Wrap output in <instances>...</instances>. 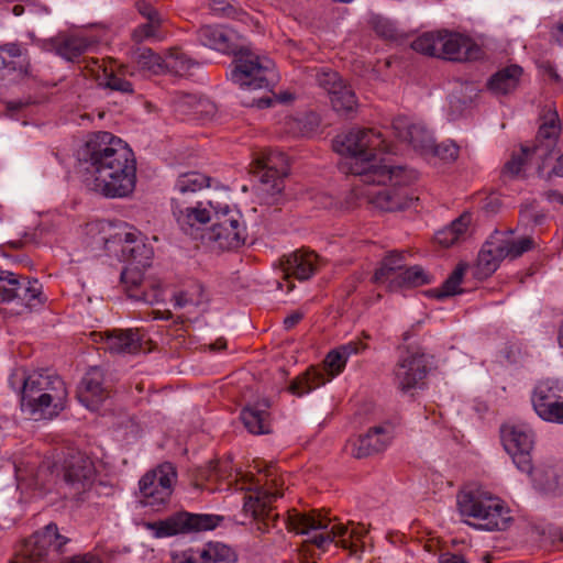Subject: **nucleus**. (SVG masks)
<instances>
[{"mask_svg": "<svg viewBox=\"0 0 563 563\" xmlns=\"http://www.w3.org/2000/svg\"><path fill=\"white\" fill-rule=\"evenodd\" d=\"M40 295L37 280L31 282L15 273L0 271V302L16 301L31 308Z\"/></svg>", "mask_w": 563, "mask_h": 563, "instance_id": "21", "label": "nucleus"}, {"mask_svg": "<svg viewBox=\"0 0 563 563\" xmlns=\"http://www.w3.org/2000/svg\"><path fill=\"white\" fill-rule=\"evenodd\" d=\"M197 65L195 60L179 48H172L164 55L165 73L177 76H188L191 75V70Z\"/></svg>", "mask_w": 563, "mask_h": 563, "instance_id": "41", "label": "nucleus"}, {"mask_svg": "<svg viewBox=\"0 0 563 563\" xmlns=\"http://www.w3.org/2000/svg\"><path fill=\"white\" fill-rule=\"evenodd\" d=\"M330 100L333 109L342 114H349L357 107L356 96L349 85L339 89L338 93H332Z\"/></svg>", "mask_w": 563, "mask_h": 563, "instance_id": "47", "label": "nucleus"}, {"mask_svg": "<svg viewBox=\"0 0 563 563\" xmlns=\"http://www.w3.org/2000/svg\"><path fill=\"white\" fill-rule=\"evenodd\" d=\"M68 541V538L58 532L55 523H48L23 542L19 554L11 563H35L58 555Z\"/></svg>", "mask_w": 563, "mask_h": 563, "instance_id": "9", "label": "nucleus"}, {"mask_svg": "<svg viewBox=\"0 0 563 563\" xmlns=\"http://www.w3.org/2000/svg\"><path fill=\"white\" fill-rule=\"evenodd\" d=\"M541 120L534 144L531 146L533 154L541 159V164H538V175L544 176L561 133V122L558 112L552 109L543 111Z\"/></svg>", "mask_w": 563, "mask_h": 563, "instance_id": "19", "label": "nucleus"}, {"mask_svg": "<svg viewBox=\"0 0 563 563\" xmlns=\"http://www.w3.org/2000/svg\"><path fill=\"white\" fill-rule=\"evenodd\" d=\"M333 148L345 156L340 168L358 178L353 195L383 211L408 208L411 202L407 191L404 169L382 164L377 153L388 151L380 132L374 129H352L333 140Z\"/></svg>", "mask_w": 563, "mask_h": 563, "instance_id": "1", "label": "nucleus"}, {"mask_svg": "<svg viewBox=\"0 0 563 563\" xmlns=\"http://www.w3.org/2000/svg\"><path fill=\"white\" fill-rule=\"evenodd\" d=\"M246 479H249L246 474H236L234 478L236 489L247 492L244 496L243 511L256 522L258 531L268 532L271 527H277L279 520L278 514L273 512L272 504L283 496V481L273 476L271 470L265 474V483L261 487H253V484H247Z\"/></svg>", "mask_w": 563, "mask_h": 563, "instance_id": "6", "label": "nucleus"}, {"mask_svg": "<svg viewBox=\"0 0 563 563\" xmlns=\"http://www.w3.org/2000/svg\"><path fill=\"white\" fill-rule=\"evenodd\" d=\"M316 81L329 96L338 93V90L346 85L336 71L328 68H322L316 73Z\"/></svg>", "mask_w": 563, "mask_h": 563, "instance_id": "49", "label": "nucleus"}, {"mask_svg": "<svg viewBox=\"0 0 563 563\" xmlns=\"http://www.w3.org/2000/svg\"><path fill=\"white\" fill-rule=\"evenodd\" d=\"M115 238L123 242L122 253L128 261L142 267L150 265L153 250L144 243L140 232L117 233Z\"/></svg>", "mask_w": 563, "mask_h": 563, "instance_id": "30", "label": "nucleus"}, {"mask_svg": "<svg viewBox=\"0 0 563 563\" xmlns=\"http://www.w3.org/2000/svg\"><path fill=\"white\" fill-rule=\"evenodd\" d=\"M545 197L552 203L563 205V195L556 190L548 191Z\"/></svg>", "mask_w": 563, "mask_h": 563, "instance_id": "63", "label": "nucleus"}, {"mask_svg": "<svg viewBox=\"0 0 563 563\" xmlns=\"http://www.w3.org/2000/svg\"><path fill=\"white\" fill-rule=\"evenodd\" d=\"M522 68L509 65L496 71L487 81V89L495 96H505L515 91L522 76Z\"/></svg>", "mask_w": 563, "mask_h": 563, "instance_id": "31", "label": "nucleus"}, {"mask_svg": "<svg viewBox=\"0 0 563 563\" xmlns=\"http://www.w3.org/2000/svg\"><path fill=\"white\" fill-rule=\"evenodd\" d=\"M209 177L197 172L183 174L176 181V195L174 197L184 199V196L188 192H196L202 188L209 187Z\"/></svg>", "mask_w": 563, "mask_h": 563, "instance_id": "42", "label": "nucleus"}, {"mask_svg": "<svg viewBox=\"0 0 563 563\" xmlns=\"http://www.w3.org/2000/svg\"><path fill=\"white\" fill-rule=\"evenodd\" d=\"M93 461L82 452L70 453L63 463V478L67 494L76 500H84L96 482Z\"/></svg>", "mask_w": 563, "mask_h": 563, "instance_id": "10", "label": "nucleus"}, {"mask_svg": "<svg viewBox=\"0 0 563 563\" xmlns=\"http://www.w3.org/2000/svg\"><path fill=\"white\" fill-rule=\"evenodd\" d=\"M398 286L418 287L431 283V277L421 266L415 265L406 267L398 274Z\"/></svg>", "mask_w": 563, "mask_h": 563, "instance_id": "48", "label": "nucleus"}, {"mask_svg": "<svg viewBox=\"0 0 563 563\" xmlns=\"http://www.w3.org/2000/svg\"><path fill=\"white\" fill-rule=\"evenodd\" d=\"M211 11L221 18L239 19L245 15V12L235 4L234 0H208Z\"/></svg>", "mask_w": 563, "mask_h": 563, "instance_id": "52", "label": "nucleus"}, {"mask_svg": "<svg viewBox=\"0 0 563 563\" xmlns=\"http://www.w3.org/2000/svg\"><path fill=\"white\" fill-rule=\"evenodd\" d=\"M77 397L90 410H97L109 397V391L103 385V373L99 367H91L85 374L79 385Z\"/></svg>", "mask_w": 563, "mask_h": 563, "instance_id": "25", "label": "nucleus"}, {"mask_svg": "<svg viewBox=\"0 0 563 563\" xmlns=\"http://www.w3.org/2000/svg\"><path fill=\"white\" fill-rule=\"evenodd\" d=\"M303 318V313L300 311H294L284 319V327L287 330L295 328Z\"/></svg>", "mask_w": 563, "mask_h": 563, "instance_id": "59", "label": "nucleus"}, {"mask_svg": "<svg viewBox=\"0 0 563 563\" xmlns=\"http://www.w3.org/2000/svg\"><path fill=\"white\" fill-rule=\"evenodd\" d=\"M137 12L146 20L137 25L132 32V40L135 43L145 41H162L164 19L159 11L150 2L140 0L136 2Z\"/></svg>", "mask_w": 563, "mask_h": 563, "instance_id": "26", "label": "nucleus"}, {"mask_svg": "<svg viewBox=\"0 0 563 563\" xmlns=\"http://www.w3.org/2000/svg\"><path fill=\"white\" fill-rule=\"evenodd\" d=\"M172 202L173 213L180 230L192 239L206 241L207 232H203V227L212 221V209L202 202L185 206L180 197H173Z\"/></svg>", "mask_w": 563, "mask_h": 563, "instance_id": "17", "label": "nucleus"}, {"mask_svg": "<svg viewBox=\"0 0 563 563\" xmlns=\"http://www.w3.org/2000/svg\"><path fill=\"white\" fill-rule=\"evenodd\" d=\"M0 67L9 71L27 74L30 68L27 49L18 43H7L0 46Z\"/></svg>", "mask_w": 563, "mask_h": 563, "instance_id": "33", "label": "nucleus"}, {"mask_svg": "<svg viewBox=\"0 0 563 563\" xmlns=\"http://www.w3.org/2000/svg\"><path fill=\"white\" fill-rule=\"evenodd\" d=\"M212 209V223L207 231L206 242H213L221 250H234L242 246L247 238L246 223L241 211L222 202L209 201Z\"/></svg>", "mask_w": 563, "mask_h": 563, "instance_id": "7", "label": "nucleus"}, {"mask_svg": "<svg viewBox=\"0 0 563 563\" xmlns=\"http://www.w3.org/2000/svg\"><path fill=\"white\" fill-rule=\"evenodd\" d=\"M538 164H541V159L533 154V147L522 145L518 152L512 153L510 159L505 164L503 175L519 177L525 175L531 166H534L538 172Z\"/></svg>", "mask_w": 563, "mask_h": 563, "instance_id": "35", "label": "nucleus"}, {"mask_svg": "<svg viewBox=\"0 0 563 563\" xmlns=\"http://www.w3.org/2000/svg\"><path fill=\"white\" fill-rule=\"evenodd\" d=\"M554 382H540L533 389L531 402L536 413L544 421L563 423V396Z\"/></svg>", "mask_w": 563, "mask_h": 563, "instance_id": "20", "label": "nucleus"}, {"mask_svg": "<svg viewBox=\"0 0 563 563\" xmlns=\"http://www.w3.org/2000/svg\"><path fill=\"white\" fill-rule=\"evenodd\" d=\"M95 335L99 338L95 341L102 342L103 347L113 354H136L142 350L143 338L139 330L114 329Z\"/></svg>", "mask_w": 563, "mask_h": 563, "instance_id": "24", "label": "nucleus"}, {"mask_svg": "<svg viewBox=\"0 0 563 563\" xmlns=\"http://www.w3.org/2000/svg\"><path fill=\"white\" fill-rule=\"evenodd\" d=\"M442 38V31L427 32L418 36L411 44L413 51L440 58V45Z\"/></svg>", "mask_w": 563, "mask_h": 563, "instance_id": "46", "label": "nucleus"}, {"mask_svg": "<svg viewBox=\"0 0 563 563\" xmlns=\"http://www.w3.org/2000/svg\"><path fill=\"white\" fill-rule=\"evenodd\" d=\"M456 506L462 518L474 519V526L483 530H504L510 520L504 501L478 486L470 485L460 490Z\"/></svg>", "mask_w": 563, "mask_h": 563, "instance_id": "5", "label": "nucleus"}, {"mask_svg": "<svg viewBox=\"0 0 563 563\" xmlns=\"http://www.w3.org/2000/svg\"><path fill=\"white\" fill-rule=\"evenodd\" d=\"M177 473L172 463H163L157 468L147 472L140 479L141 503L158 509L170 498Z\"/></svg>", "mask_w": 563, "mask_h": 563, "instance_id": "11", "label": "nucleus"}, {"mask_svg": "<svg viewBox=\"0 0 563 563\" xmlns=\"http://www.w3.org/2000/svg\"><path fill=\"white\" fill-rule=\"evenodd\" d=\"M174 107L175 111L181 115L199 117L214 112V106L209 100L190 93L178 95L174 100Z\"/></svg>", "mask_w": 563, "mask_h": 563, "instance_id": "36", "label": "nucleus"}, {"mask_svg": "<svg viewBox=\"0 0 563 563\" xmlns=\"http://www.w3.org/2000/svg\"><path fill=\"white\" fill-rule=\"evenodd\" d=\"M499 241L503 250L507 252V257L511 260L521 256L534 246V241L530 236H525L517 241L499 236Z\"/></svg>", "mask_w": 563, "mask_h": 563, "instance_id": "51", "label": "nucleus"}, {"mask_svg": "<svg viewBox=\"0 0 563 563\" xmlns=\"http://www.w3.org/2000/svg\"><path fill=\"white\" fill-rule=\"evenodd\" d=\"M506 452L522 473L531 474L533 466L531 450L533 448L532 431L523 424H506L500 430Z\"/></svg>", "mask_w": 563, "mask_h": 563, "instance_id": "15", "label": "nucleus"}, {"mask_svg": "<svg viewBox=\"0 0 563 563\" xmlns=\"http://www.w3.org/2000/svg\"><path fill=\"white\" fill-rule=\"evenodd\" d=\"M134 59L137 67L145 73L151 75L165 74L164 56L155 54L151 48L140 49Z\"/></svg>", "mask_w": 563, "mask_h": 563, "instance_id": "45", "label": "nucleus"}, {"mask_svg": "<svg viewBox=\"0 0 563 563\" xmlns=\"http://www.w3.org/2000/svg\"><path fill=\"white\" fill-rule=\"evenodd\" d=\"M439 563H467L462 556L456 554H443L439 559Z\"/></svg>", "mask_w": 563, "mask_h": 563, "instance_id": "62", "label": "nucleus"}, {"mask_svg": "<svg viewBox=\"0 0 563 563\" xmlns=\"http://www.w3.org/2000/svg\"><path fill=\"white\" fill-rule=\"evenodd\" d=\"M231 71L233 82L245 89H269L277 81L273 60L250 51H241Z\"/></svg>", "mask_w": 563, "mask_h": 563, "instance_id": "8", "label": "nucleus"}, {"mask_svg": "<svg viewBox=\"0 0 563 563\" xmlns=\"http://www.w3.org/2000/svg\"><path fill=\"white\" fill-rule=\"evenodd\" d=\"M232 474H228V464L227 463H217L212 466L209 475V479H224L231 477Z\"/></svg>", "mask_w": 563, "mask_h": 563, "instance_id": "58", "label": "nucleus"}, {"mask_svg": "<svg viewBox=\"0 0 563 563\" xmlns=\"http://www.w3.org/2000/svg\"><path fill=\"white\" fill-rule=\"evenodd\" d=\"M234 551L220 542H209L203 548L190 550L181 563H235Z\"/></svg>", "mask_w": 563, "mask_h": 563, "instance_id": "29", "label": "nucleus"}, {"mask_svg": "<svg viewBox=\"0 0 563 563\" xmlns=\"http://www.w3.org/2000/svg\"><path fill=\"white\" fill-rule=\"evenodd\" d=\"M227 347V341L224 339H218L212 345H211V349L212 350H217V351H220V350H224Z\"/></svg>", "mask_w": 563, "mask_h": 563, "instance_id": "64", "label": "nucleus"}, {"mask_svg": "<svg viewBox=\"0 0 563 563\" xmlns=\"http://www.w3.org/2000/svg\"><path fill=\"white\" fill-rule=\"evenodd\" d=\"M280 268L283 282L278 283V287L289 292L295 288L292 278L302 282L316 274L319 268V256L309 250H297L280 258Z\"/></svg>", "mask_w": 563, "mask_h": 563, "instance_id": "16", "label": "nucleus"}, {"mask_svg": "<svg viewBox=\"0 0 563 563\" xmlns=\"http://www.w3.org/2000/svg\"><path fill=\"white\" fill-rule=\"evenodd\" d=\"M505 258H507V252L503 250L499 236H492L478 253L477 268L484 276H490Z\"/></svg>", "mask_w": 563, "mask_h": 563, "instance_id": "32", "label": "nucleus"}, {"mask_svg": "<svg viewBox=\"0 0 563 563\" xmlns=\"http://www.w3.org/2000/svg\"><path fill=\"white\" fill-rule=\"evenodd\" d=\"M405 268L404 253L393 251L382 261L380 266L375 271L373 280L377 284H383L388 280L394 283L397 280L398 274Z\"/></svg>", "mask_w": 563, "mask_h": 563, "instance_id": "38", "label": "nucleus"}, {"mask_svg": "<svg viewBox=\"0 0 563 563\" xmlns=\"http://www.w3.org/2000/svg\"><path fill=\"white\" fill-rule=\"evenodd\" d=\"M530 475L538 488L544 493L559 494L563 490V472L555 466L532 470Z\"/></svg>", "mask_w": 563, "mask_h": 563, "instance_id": "37", "label": "nucleus"}, {"mask_svg": "<svg viewBox=\"0 0 563 563\" xmlns=\"http://www.w3.org/2000/svg\"><path fill=\"white\" fill-rule=\"evenodd\" d=\"M176 308H186L189 306H200L206 301L203 297V288L201 285H194L191 288L178 292L174 296Z\"/></svg>", "mask_w": 563, "mask_h": 563, "instance_id": "50", "label": "nucleus"}, {"mask_svg": "<svg viewBox=\"0 0 563 563\" xmlns=\"http://www.w3.org/2000/svg\"><path fill=\"white\" fill-rule=\"evenodd\" d=\"M463 275H464V266L457 265L455 267V269L452 272V274L443 283L442 287L439 290H437L435 296L438 298H443V297L453 296V295L462 292L460 285L463 279Z\"/></svg>", "mask_w": 563, "mask_h": 563, "instance_id": "53", "label": "nucleus"}, {"mask_svg": "<svg viewBox=\"0 0 563 563\" xmlns=\"http://www.w3.org/2000/svg\"><path fill=\"white\" fill-rule=\"evenodd\" d=\"M470 223V214L464 213L460 216L449 227L435 233V241L444 247L460 242L465 238Z\"/></svg>", "mask_w": 563, "mask_h": 563, "instance_id": "40", "label": "nucleus"}, {"mask_svg": "<svg viewBox=\"0 0 563 563\" xmlns=\"http://www.w3.org/2000/svg\"><path fill=\"white\" fill-rule=\"evenodd\" d=\"M21 408L32 419H53L64 408L67 388L64 380L47 371H35L20 378Z\"/></svg>", "mask_w": 563, "mask_h": 563, "instance_id": "4", "label": "nucleus"}, {"mask_svg": "<svg viewBox=\"0 0 563 563\" xmlns=\"http://www.w3.org/2000/svg\"><path fill=\"white\" fill-rule=\"evenodd\" d=\"M222 517L207 514L178 512L165 520L152 522V529L157 538L172 537L178 533L200 532L212 530L219 526Z\"/></svg>", "mask_w": 563, "mask_h": 563, "instance_id": "13", "label": "nucleus"}, {"mask_svg": "<svg viewBox=\"0 0 563 563\" xmlns=\"http://www.w3.org/2000/svg\"><path fill=\"white\" fill-rule=\"evenodd\" d=\"M393 129L397 137L411 145L413 150L424 155L429 154L432 135L424 124L411 118L399 115L394 119Z\"/></svg>", "mask_w": 563, "mask_h": 563, "instance_id": "23", "label": "nucleus"}, {"mask_svg": "<svg viewBox=\"0 0 563 563\" xmlns=\"http://www.w3.org/2000/svg\"><path fill=\"white\" fill-rule=\"evenodd\" d=\"M288 170V158L278 151H262L252 164V173L258 177L261 190L271 196L282 192Z\"/></svg>", "mask_w": 563, "mask_h": 563, "instance_id": "12", "label": "nucleus"}, {"mask_svg": "<svg viewBox=\"0 0 563 563\" xmlns=\"http://www.w3.org/2000/svg\"><path fill=\"white\" fill-rule=\"evenodd\" d=\"M126 74L128 67L120 66L115 70L112 66L98 84L111 90L131 95L134 89L132 82L125 78Z\"/></svg>", "mask_w": 563, "mask_h": 563, "instance_id": "43", "label": "nucleus"}, {"mask_svg": "<svg viewBox=\"0 0 563 563\" xmlns=\"http://www.w3.org/2000/svg\"><path fill=\"white\" fill-rule=\"evenodd\" d=\"M85 156L92 175L86 180L90 189L109 198L133 192L136 161L128 143L110 132H97L86 142Z\"/></svg>", "mask_w": 563, "mask_h": 563, "instance_id": "2", "label": "nucleus"}, {"mask_svg": "<svg viewBox=\"0 0 563 563\" xmlns=\"http://www.w3.org/2000/svg\"><path fill=\"white\" fill-rule=\"evenodd\" d=\"M364 339H369V335L366 334L365 332H363V339L356 338L347 343L338 346V349L340 353L343 355V357L347 361L352 355L361 354L368 347Z\"/></svg>", "mask_w": 563, "mask_h": 563, "instance_id": "56", "label": "nucleus"}, {"mask_svg": "<svg viewBox=\"0 0 563 563\" xmlns=\"http://www.w3.org/2000/svg\"><path fill=\"white\" fill-rule=\"evenodd\" d=\"M284 523L288 530L310 536L307 541L319 549H325L330 543L336 541L343 549L350 550L351 554H357L362 550V539L367 533L364 525H353L349 529L342 523H332L328 516L317 510L310 512L288 511Z\"/></svg>", "mask_w": 563, "mask_h": 563, "instance_id": "3", "label": "nucleus"}, {"mask_svg": "<svg viewBox=\"0 0 563 563\" xmlns=\"http://www.w3.org/2000/svg\"><path fill=\"white\" fill-rule=\"evenodd\" d=\"M106 227V223L102 221L91 222L88 223L86 227V234L91 239V242L98 246H106L110 239L112 238L111 234H108L107 232H101Z\"/></svg>", "mask_w": 563, "mask_h": 563, "instance_id": "55", "label": "nucleus"}, {"mask_svg": "<svg viewBox=\"0 0 563 563\" xmlns=\"http://www.w3.org/2000/svg\"><path fill=\"white\" fill-rule=\"evenodd\" d=\"M95 44L96 41L93 38L84 35H58L44 42L43 47L47 51L55 52L66 60L74 62Z\"/></svg>", "mask_w": 563, "mask_h": 563, "instance_id": "28", "label": "nucleus"}, {"mask_svg": "<svg viewBox=\"0 0 563 563\" xmlns=\"http://www.w3.org/2000/svg\"><path fill=\"white\" fill-rule=\"evenodd\" d=\"M391 440L390 426H377L350 444V453L356 459L367 457L384 451Z\"/></svg>", "mask_w": 563, "mask_h": 563, "instance_id": "27", "label": "nucleus"}, {"mask_svg": "<svg viewBox=\"0 0 563 563\" xmlns=\"http://www.w3.org/2000/svg\"><path fill=\"white\" fill-rule=\"evenodd\" d=\"M268 407V402L263 401L242 410L241 419L251 433L265 434L271 432Z\"/></svg>", "mask_w": 563, "mask_h": 563, "instance_id": "34", "label": "nucleus"}, {"mask_svg": "<svg viewBox=\"0 0 563 563\" xmlns=\"http://www.w3.org/2000/svg\"><path fill=\"white\" fill-rule=\"evenodd\" d=\"M550 36L556 44L563 45V21H559L551 27Z\"/></svg>", "mask_w": 563, "mask_h": 563, "instance_id": "60", "label": "nucleus"}, {"mask_svg": "<svg viewBox=\"0 0 563 563\" xmlns=\"http://www.w3.org/2000/svg\"><path fill=\"white\" fill-rule=\"evenodd\" d=\"M88 70L90 74L96 78V80L99 82L102 77L109 71V69L112 67V65L106 64V62L102 59H90L87 62Z\"/></svg>", "mask_w": 563, "mask_h": 563, "instance_id": "57", "label": "nucleus"}, {"mask_svg": "<svg viewBox=\"0 0 563 563\" xmlns=\"http://www.w3.org/2000/svg\"><path fill=\"white\" fill-rule=\"evenodd\" d=\"M428 374V361L423 353L407 352L397 362L394 369V383L402 393L421 388Z\"/></svg>", "mask_w": 563, "mask_h": 563, "instance_id": "18", "label": "nucleus"}, {"mask_svg": "<svg viewBox=\"0 0 563 563\" xmlns=\"http://www.w3.org/2000/svg\"><path fill=\"white\" fill-rule=\"evenodd\" d=\"M200 43L210 48L225 52L229 48V38L222 29L218 26L205 25L198 31Z\"/></svg>", "mask_w": 563, "mask_h": 563, "instance_id": "44", "label": "nucleus"}, {"mask_svg": "<svg viewBox=\"0 0 563 563\" xmlns=\"http://www.w3.org/2000/svg\"><path fill=\"white\" fill-rule=\"evenodd\" d=\"M121 280L131 286L128 291L129 296L137 300H142L148 305L156 303L163 299V291L161 287H153L151 291H143L142 294L133 292L132 287H137L143 284L142 275L139 271L126 268L121 273Z\"/></svg>", "mask_w": 563, "mask_h": 563, "instance_id": "39", "label": "nucleus"}, {"mask_svg": "<svg viewBox=\"0 0 563 563\" xmlns=\"http://www.w3.org/2000/svg\"><path fill=\"white\" fill-rule=\"evenodd\" d=\"M552 175L563 177V154L556 158L552 169L547 173L548 177H551Z\"/></svg>", "mask_w": 563, "mask_h": 563, "instance_id": "61", "label": "nucleus"}, {"mask_svg": "<svg viewBox=\"0 0 563 563\" xmlns=\"http://www.w3.org/2000/svg\"><path fill=\"white\" fill-rule=\"evenodd\" d=\"M460 147L453 141H444L440 144H434L431 140V147L429 154L439 157L441 161L451 163L459 157Z\"/></svg>", "mask_w": 563, "mask_h": 563, "instance_id": "54", "label": "nucleus"}, {"mask_svg": "<svg viewBox=\"0 0 563 563\" xmlns=\"http://www.w3.org/2000/svg\"><path fill=\"white\" fill-rule=\"evenodd\" d=\"M346 362L338 347L330 351L324 360L325 368L310 367L290 383L289 391L298 397L309 394L339 375L344 369Z\"/></svg>", "mask_w": 563, "mask_h": 563, "instance_id": "14", "label": "nucleus"}, {"mask_svg": "<svg viewBox=\"0 0 563 563\" xmlns=\"http://www.w3.org/2000/svg\"><path fill=\"white\" fill-rule=\"evenodd\" d=\"M440 58L452 62H471L483 56L482 48L468 36L442 31Z\"/></svg>", "mask_w": 563, "mask_h": 563, "instance_id": "22", "label": "nucleus"}]
</instances>
